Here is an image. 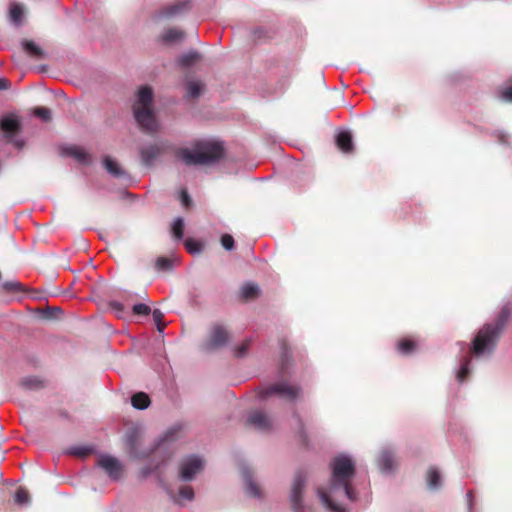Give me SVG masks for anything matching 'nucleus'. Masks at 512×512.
<instances>
[{"mask_svg":"<svg viewBox=\"0 0 512 512\" xmlns=\"http://www.w3.org/2000/svg\"><path fill=\"white\" fill-rule=\"evenodd\" d=\"M511 314L512 304L508 302L501 308L493 322L486 323L479 329L468 352L463 354L459 360V367L456 372V379L459 383H463L470 374V355L475 357L491 355Z\"/></svg>","mask_w":512,"mask_h":512,"instance_id":"f257e3e1","label":"nucleus"},{"mask_svg":"<svg viewBox=\"0 0 512 512\" xmlns=\"http://www.w3.org/2000/svg\"><path fill=\"white\" fill-rule=\"evenodd\" d=\"M330 468L329 488L327 491L318 488L317 495L321 503L331 512H346V509L338 505L335 500L342 494L351 502L357 501L358 496L351 482L356 472L355 464L351 457L342 454L333 458Z\"/></svg>","mask_w":512,"mask_h":512,"instance_id":"f03ea898","label":"nucleus"},{"mask_svg":"<svg viewBox=\"0 0 512 512\" xmlns=\"http://www.w3.org/2000/svg\"><path fill=\"white\" fill-rule=\"evenodd\" d=\"M224 154V147L217 141H200L193 150L181 149L178 157L186 165H207L218 162Z\"/></svg>","mask_w":512,"mask_h":512,"instance_id":"7ed1b4c3","label":"nucleus"},{"mask_svg":"<svg viewBox=\"0 0 512 512\" xmlns=\"http://www.w3.org/2000/svg\"><path fill=\"white\" fill-rule=\"evenodd\" d=\"M0 129L3 132V139L11 143L16 149L22 150L25 146V140L18 137L22 126L19 119L14 115L4 116L0 120Z\"/></svg>","mask_w":512,"mask_h":512,"instance_id":"20e7f679","label":"nucleus"},{"mask_svg":"<svg viewBox=\"0 0 512 512\" xmlns=\"http://www.w3.org/2000/svg\"><path fill=\"white\" fill-rule=\"evenodd\" d=\"M307 484V473L305 470H298L293 478L290 490V502L294 512H305V505L303 503V492Z\"/></svg>","mask_w":512,"mask_h":512,"instance_id":"39448f33","label":"nucleus"},{"mask_svg":"<svg viewBox=\"0 0 512 512\" xmlns=\"http://www.w3.org/2000/svg\"><path fill=\"white\" fill-rule=\"evenodd\" d=\"M301 388L293 386L285 381L270 385L259 394L261 400H266L272 395H279L288 401H295L301 396Z\"/></svg>","mask_w":512,"mask_h":512,"instance_id":"423d86ee","label":"nucleus"},{"mask_svg":"<svg viewBox=\"0 0 512 512\" xmlns=\"http://www.w3.org/2000/svg\"><path fill=\"white\" fill-rule=\"evenodd\" d=\"M204 468L203 459L197 455L184 457L178 467L179 478L182 481H192Z\"/></svg>","mask_w":512,"mask_h":512,"instance_id":"0eeeda50","label":"nucleus"},{"mask_svg":"<svg viewBox=\"0 0 512 512\" xmlns=\"http://www.w3.org/2000/svg\"><path fill=\"white\" fill-rule=\"evenodd\" d=\"M229 341V333L227 329L219 323H215L211 326L209 335L206 341L203 343V349L205 351H213L224 347Z\"/></svg>","mask_w":512,"mask_h":512,"instance_id":"6e6552de","label":"nucleus"},{"mask_svg":"<svg viewBox=\"0 0 512 512\" xmlns=\"http://www.w3.org/2000/svg\"><path fill=\"white\" fill-rule=\"evenodd\" d=\"M97 465L102 468L112 480H119L122 476L123 467L116 457L102 454L97 459Z\"/></svg>","mask_w":512,"mask_h":512,"instance_id":"1a4fd4ad","label":"nucleus"},{"mask_svg":"<svg viewBox=\"0 0 512 512\" xmlns=\"http://www.w3.org/2000/svg\"><path fill=\"white\" fill-rule=\"evenodd\" d=\"M134 117L138 125L145 132H155L158 128V123L152 109H140L134 107Z\"/></svg>","mask_w":512,"mask_h":512,"instance_id":"9d476101","label":"nucleus"},{"mask_svg":"<svg viewBox=\"0 0 512 512\" xmlns=\"http://www.w3.org/2000/svg\"><path fill=\"white\" fill-rule=\"evenodd\" d=\"M247 424L260 431H269L272 428V420L262 410H253L247 416Z\"/></svg>","mask_w":512,"mask_h":512,"instance_id":"9b49d317","label":"nucleus"},{"mask_svg":"<svg viewBox=\"0 0 512 512\" xmlns=\"http://www.w3.org/2000/svg\"><path fill=\"white\" fill-rule=\"evenodd\" d=\"M163 150L164 146L162 144H149L142 146L139 151L142 164L146 167H151Z\"/></svg>","mask_w":512,"mask_h":512,"instance_id":"f8f14e48","label":"nucleus"},{"mask_svg":"<svg viewBox=\"0 0 512 512\" xmlns=\"http://www.w3.org/2000/svg\"><path fill=\"white\" fill-rule=\"evenodd\" d=\"M378 466L384 473H390L394 468V452L389 447H384L378 457Z\"/></svg>","mask_w":512,"mask_h":512,"instance_id":"ddd939ff","label":"nucleus"},{"mask_svg":"<svg viewBox=\"0 0 512 512\" xmlns=\"http://www.w3.org/2000/svg\"><path fill=\"white\" fill-rule=\"evenodd\" d=\"M103 164L107 172L113 177L127 180L130 178L128 173L111 157L106 156L103 160Z\"/></svg>","mask_w":512,"mask_h":512,"instance_id":"4468645a","label":"nucleus"},{"mask_svg":"<svg viewBox=\"0 0 512 512\" xmlns=\"http://www.w3.org/2000/svg\"><path fill=\"white\" fill-rule=\"evenodd\" d=\"M152 101L153 91L150 87L145 86L139 90L134 107H139L140 109H151Z\"/></svg>","mask_w":512,"mask_h":512,"instance_id":"2eb2a0df","label":"nucleus"},{"mask_svg":"<svg viewBox=\"0 0 512 512\" xmlns=\"http://www.w3.org/2000/svg\"><path fill=\"white\" fill-rule=\"evenodd\" d=\"M189 6L190 1H179L177 3L164 7L160 12V16L164 18L174 17L187 10Z\"/></svg>","mask_w":512,"mask_h":512,"instance_id":"dca6fc26","label":"nucleus"},{"mask_svg":"<svg viewBox=\"0 0 512 512\" xmlns=\"http://www.w3.org/2000/svg\"><path fill=\"white\" fill-rule=\"evenodd\" d=\"M337 147L343 153H350L354 149L352 135L348 131H341L336 136Z\"/></svg>","mask_w":512,"mask_h":512,"instance_id":"f3484780","label":"nucleus"},{"mask_svg":"<svg viewBox=\"0 0 512 512\" xmlns=\"http://www.w3.org/2000/svg\"><path fill=\"white\" fill-rule=\"evenodd\" d=\"M63 152L83 164H87L91 160L89 154L79 146H67L63 149Z\"/></svg>","mask_w":512,"mask_h":512,"instance_id":"a211bd4d","label":"nucleus"},{"mask_svg":"<svg viewBox=\"0 0 512 512\" xmlns=\"http://www.w3.org/2000/svg\"><path fill=\"white\" fill-rule=\"evenodd\" d=\"M242 475L245 481L246 492L255 498L261 497V491L258 485L253 481L252 474L248 468L242 469Z\"/></svg>","mask_w":512,"mask_h":512,"instance_id":"6ab92c4d","label":"nucleus"},{"mask_svg":"<svg viewBox=\"0 0 512 512\" xmlns=\"http://www.w3.org/2000/svg\"><path fill=\"white\" fill-rule=\"evenodd\" d=\"M199 59L200 54L195 50H191L187 53L182 54L178 58L177 63L182 68H188L194 65Z\"/></svg>","mask_w":512,"mask_h":512,"instance_id":"aec40b11","label":"nucleus"},{"mask_svg":"<svg viewBox=\"0 0 512 512\" xmlns=\"http://www.w3.org/2000/svg\"><path fill=\"white\" fill-rule=\"evenodd\" d=\"M22 46L25 52L35 59H42L45 55L43 49L33 41L25 40L22 42Z\"/></svg>","mask_w":512,"mask_h":512,"instance_id":"412c9836","label":"nucleus"},{"mask_svg":"<svg viewBox=\"0 0 512 512\" xmlns=\"http://www.w3.org/2000/svg\"><path fill=\"white\" fill-rule=\"evenodd\" d=\"M184 33L183 31L177 28H170L163 32L161 39L166 44L175 43L181 39H183Z\"/></svg>","mask_w":512,"mask_h":512,"instance_id":"4be33fe9","label":"nucleus"},{"mask_svg":"<svg viewBox=\"0 0 512 512\" xmlns=\"http://www.w3.org/2000/svg\"><path fill=\"white\" fill-rule=\"evenodd\" d=\"M131 404L135 409L144 410L150 405V398L144 392H138L131 398Z\"/></svg>","mask_w":512,"mask_h":512,"instance_id":"5701e85b","label":"nucleus"},{"mask_svg":"<svg viewBox=\"0 0 512 512\" xmlns=\"http://www.w3.org/2000/svg\"><path fill=\"white\" fill-rule=\"evenodd\" d=\"M260 289L254 283H246L240 289V297L245 300H250L259 295Z\"/></svg>","mask_w":512,"mask_h":512,"instance_id":"b1692460","label":"nucleus"},{"mask_svg":"<svg viewBox=\"0 0 512 512\" xmlns=\"http://www.w3.org/2000/svg\"><path fill=\"white\" fill-rule=\"evenodd\" d=\"M10 21L19 26L22 24L23 7L20 4L12 3L9 9Z\"/></svg>","mask_w":512,"mask_h":512,"instance_id":"393cba45","label":"nucleus"},{"mask_svg":"<svg viewBox=\"0 0 512 512\" xmlns=\"http://www.w3.org/2000/svg\"><path fill=\"white\" fill-rule=\"evenodd\" d=\"M186 97L188 98H198L203 91V84L198 81H189L186 84Z\"/></svg>","mask_w":512,"mask_h":512,"instance_id":"a878e982","label":"nucleus"},{"mask_svg":"<svg viewBox=\"0 0 512 512\" xmlns=\"http://www.w3.org/2000/svg\"><path fill=\"white\" fill-rule=\"evenodd\" d=\"M427 483L428 487L432 490H436L441 486V478L437 469L430 468L428 470Z\"/></svg>","mask_w":512,"mask_h":512,"instance_id":"bb28decb","label":"nucleus"},{"mask_svg":"<svg viewBox=\"0 0 512 512\" xmlns=\"http://www.w3.org/2000/svg\"><path fill=\"white\" fill-rule=\"evenodd\" d=\"M174 266V259L167 257H159L156 260L155 267L158 271H169Z\"/></svg>","mask_w":512,"mask_h":512,"instance_id":"cd10ccee","label":"nucleus"},{"mask_svg":"<svg viewBox=\"0 0 512 512\" xmlns=\"http://www.w3.org/2000/svg\"><path fill=\"white\" fill-rule=\"evenodd\" d=\"M184 232V221L181 217H177L172 225V233L176 240H182Z\"/></svg>","mask_w":512,"mask_h":512,"instance_id":"c85d7f7f","label":"nucleus"},{"mask_svg":"<svg viewBox=\"0 0 512 512\" xmlns=\"http://www.w3.org/2000/svg\"><path fill=\"white\" fill-rule=\"evenodd\" d=\"M184 245H185L186 250L190 254L195 255V254H199L202 251V245L192 238H187L184 241Z\"/></svg>","mask_w":512,"mask_h":512,"instance_id":"c756f323","label":"nucleus"},{"mask_svg":"<svg viewBox=\"0 0 512 512\" xmlns=\"http://www.w3.org/2000/svg\"><path fill=\"white\" fill-rule=\"evenodd\" d=\"M415 347H416V343L414 341L408 340V339L401 340L398 343V350L400 351V353L405 354V355L413 352Z\"/></svg>","mask_w":512,"mask_h":512,"instance_id":"7c9ffc66","label":"nucleus"},{"mask_svg":"<svg viewBox=\"0 0 512 512\" xmlns=\"http://www.w3.org/2000/svg\"><path fill=\"white\" fill-rule=\"evenodd\" d=\"M152 312L153 320L156 324L157 330L159 333H162L165 327V324L162 322L164 318V314L159 309H154Z\"/></svg>","mask_w":512,"mask_h":512,"instance_id":"2f4dec72","label":"nucleus"},{"mask_svg":"<svg viewBox=\"0 0 512 512\" xmlns=\"http://www.w3.org/2000/svg\"><path fill=\"white\" fill-rule=\"evenodd\" d=\"M34 115L40 118L43 122H48L51 120V110L46 107L35 108Z\"/></svg>","mask_w":512,"mask_h":512,"instance_id":"473e14b6","label":"nucleus"},{"mask_svg":"<svg viewBox=\"0 0 512 512\" xmlns=\"http://www.w3.org/2000/svg\"><path fill=\"white\" fill-rule=\"evenodd\" d=\"M132 311L136 315L147 316L151 313V308L147 304L137 303L132 306Z\"/></svg>","mask_w":512,"mask_h":512,"instance_id":"72a5a7b5","label":"nucleus"},{"mask_svg":"<svg viewBox=\"0 0 512 512\" xmlns=\"http://www.w3.org/2000/svg\"><path fill=\"white\" fill-rule=\"evenodd\" d=\"M251 340L246 339L244 340L238 347L235 348L234 353L236 357H244L250 347Z\"/></svg>","mask_w":512,"mask_h":512,"instance_id":"f704fd0d","label":"nucleus"},{"mask_svg":"<svg viewBox=\"0 0 512 512\" xmlns=\"http://www.w3.org/2000/svg\"><path fill=\"white\" fill-rule=\"evenodd\" d=\"M22 385L29 389L39 388L42 386V381L36 377H26L22 380Z\"/></svg>","mask_w":512,"mask_h":512,"instance_id":"c9c22d12","label":"nucleus"},{"mask_svg":"<svg viewBox=\"0 0 512 512\" xmlns=\"http://www.w3.org/2000/svg\"><path fill=\"white\" fill-rule=\"evenodd\" d=\"M15 502L18 505H25L29 502V494L25 489H18L15 494Z\"/></svg>","mask_w":512,"mask_h":512,"instance_id":"e433bc0d","label":"nucleus"},{"mask_svg":"<svg viewBox=\"0 0 512 512\" xmlns=\"http://www.w3.org/2000/svg\"><path fill=\"white\" fill-rule=\"evenodd\" d=\"M91 452V448L84 446H75L69 449V453L75 456H86Z\"/></svg>","mask_w":512,"mask_h":512,"instance_id":"4c0bfd02","label":"nucleus"},{"mask_svg":"<svg viewBox=\"0 0 512 512\" xmlns=\"http://www.w3.org/2000/svg\"><path fill=\"white\" fill-rule=\"evenodd\" d=\"M3 288L8 292H19L22 290V284L18 281H7L3 284Z\"/></svg>","mask_w":512,"mask_h":512,"instance_id":"58836bf2","label":"nucleus"},{"mask_svg":"<svg viewBox=\"0 0 512 512\" xmlns=\"http://www.w3.org/2000/svg\"><path fill=\"white\" fill-rule=\"evenodd\" d=\"M168 438L165 436L163 438H160L154 445V447L149 451L147 454L141 455V457H146L151 453H156L160 451L162 448H166Z\"/></svg>","mask_w":512,"mask_h":512,"instance_id":"ea45409f","label":"nucleus"},{"mask_svg":"<svg viewBox=\"0 0 512 512\" xmlns=\"http://www.w3.org/2000/svg\"><path fill=\"white\" fill-rule=\"evenodd\" d=\"M179 496L185 500L192 501L194 499V491L190 486H184L180 488Z\"/></svg>","mask_w":512,"mask_h":512,"instance_id":"a19ab883","label":"nucleus"},{"mask_svg":"<svg viewBox=\"0 0 512 512\" xmlns=\"http://www.w3.org/2000/svg\"><path fill=\"white\" fill-rule=\"evenodd\" d=\"M109 307L115 312L118 317H122L124 313V305L120 301L112 300L109 302Z\"/></svg>","mask_w":512,"mask_h":512,"instance_id":"79ce46f5","label":"nucleus"},{"mask_svg":"<svg viewBox=\"0 0 512 512\" xmlns=\"http://www.w3.org/2000/svg\"><path fill=\"white\" fill-rule=\"evenodd\" d=\"M160 468V463L153 466L152 464H149L141 469L140 475L142 478H147L152 473H155Z\"/></svg>","mask_w":512,"mask_h":512,"instance_id":"37998d69","label":"nucleus"},{"mask_svg":"<svg viewBox=\"0 0 512 512\" xmlns=\"http://www.w3.org/2000/svg\"><path fill=\"white\" fill-rule=\"evenodd\" d=\"M221 244L226 250L234 248V238L230 234H224L221 237Z\"/></svg>","mask_w":512,"mask_h":512,"instance_id":"c03bdc74","label":"nucleus"},{"mask_svg":"<svg viewBox=\"0 0 512 512\" xmlns=\"http://www.w3.org/2000/svg\"><path fill=\"white\" fill-rule=\"evenodd\" d=\"M500 98L507 102H512V86L503 88L500 91Z\"/></svg>","mask_w":512,"mask_h":512,"instance_id":"a18cd8bd","label":"nucleus"},{"mask_svg":"<svg viewBox=\"0 0 512 512\" xmlns=\"http://www.w3.org/2000/svg\"><path fill=\"white\" fill-rule=\"evenodd\" d=\"M180 200L185 207H189L191 203L190 196L186 190H182Z\"/></svg>","mask_w":512,"mask_h":512,"instance_id":"49530a36","label":"nucleus"},{"mask_svg":"<svg viewBox=\"0 0 512 512\" xmlns=\"http://www.w3.org/2000/svg\"><path fill=\"white\" fill-rule=\"evenodd\" d=\"M468 510L469 512H473V492L470 490L466 494Z\"/></svg>","mask_w":512,"mask_h":512,"instance_id":"de8ad7c7","label":"nucleus"},{"mask_svg":"<svg viewBox=\"0 0 512 512\" xmlns=\"http://www.w3.org/2000/svg\"><path fill=\"white\" fill-rule=\"evenodd\" d=\"M11 83L5 78H0V90H6L10 87Z\"/></svg>","mask_w":512,"mask_h":512,"instance_id":"09e8293b","label":"nucleus"},{"mask_svg":"<svg viewBox=\"0 0 512 512\" xmlns=\"http://www.w3.org/2000/svg\"><path fill=\"white\" fill-rule=\"evenodd\" d=\"M288 352L285 346L282 347V369H284L285 362L287 361Z\"/></svg>","mask_w":512,"mask_h":512,"instance_id":"8fccbe9b","label":"nucleus"},{"mask_svg":"<svg viewBox=\"0 0 512 512\" xmlns=\"http://www.w3.org/2000/svg\"><path fill=\"white\" fill-rule=\"evenodd\" d=\"M135 297H136V294L131 293V292H125V294L122 296V298L127 302L132 301Z\"/></svg>","mask_w":512,"mask_h":512,"instance_id":"3c124183","label":"nucleus"},{"mask_svg":"<svg viewBox=\"0 0 512 512\" xmlns=\"http://www.w3.org/2000/svg\"><path fill=\"white\" fill-rule=\"evenodd\" d=\"M166 491H167L168 495L170 496V498H171L174 502L179 503V501L177 500V498H176L175 494H174L171 490L166 489Z\"/></svg>","mask_w":512,"mask_h":512,"instance_id":"603ef678","label":"nucleus"},{"mask_svg":"<svg viewBox=\"0 0 512 512\" xmlns=\"http://www.w3.org/2000/svg\"><path fill=\"white\" fill-rule=\"evenodd\" d=\"M458 345L460 346V351L461 353H465L466 349H467V345L466 343L464 342H459Z\"/></svg>","mask_w":512,"mask_h":512,"instance_id":"864d4df0","label":"nucleus"},{"mask_svg":"<svg viewBox=\"0 0 512 512\" xmlns=\"http://www.w3.org/2000/svg\"><path fill=\"white\" fill-rule=\"evenodd\" d=\"M128 441H129V445L131 446V448H133L134 438L133 437H129Z\"/></svg>","mask_w":512,"mask_h":512,"instance_id":"5fc2aeb1","label":"nucleus"},{"mask_svg":"<svg viewBox=\"0 0 512 512\" xmlns=\"http://www.w3.org/2000/svg\"><path fill=\"white\" fill-rule=\"evenodd\" d=\"M505 137H506L505 135H502V136H501L500 141H501L502 143H506V142H507V140L505 139Z\"/></svg>","mask_w":512,"mask_h":512,"instance_id":"6e6d98bb","label":"nucleus"},{"mask_svg":"<svg viewBox=\"0 0 512 512\" xmlns=\"http://www.w3.org/2000/svg\"><path fill=\"white\" fill-rule=\"evenodd\" d=\"M57 311H61V309L60 308H55L54 312H57Z\"/></svg>","mask_w":512,"mask_h":512,"instance_id":"4d7b16f0","label":"nucleus"},{"mask_svg":"<svg viewBox=\"0 0 512 512\" xmlns=\"http://www.w3.org/2000/svg\"><path fill=\"white\" fill-rule=\"evenodd\" d=\"M57 311H61V309L60 308H55L54 312H57Z\"/></svg>","mask_w":512,"mask_h":512,"instance_id":"13d9d810","label":"nucleus"}]
</instances>
